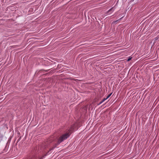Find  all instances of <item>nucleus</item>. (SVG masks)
Wrapping results in <instances>:
<instances>
[{
    "instance_id": "10",
    "label": "nucleus",
    "mask_w": 159,
    "mask_h": 159,
    "mask_svg": "<svg viewBox=\"0 0 159 159\" xmlns=\"http://www.w3.org/2000/svg\"><path fill=\"white\" fill-rule=\"evenodd\" d=\"M111 9H110L109 11H108V12H109L110 11H111Z\"/></svg>"
},
{
    "instance_id": "3",
    "label": "nucleus",
    "mask_w": 159,
    "mask_h": 159,
    "mask_svg": "<svg viewBox=\"0 0 159 159\" xmlns=\"http://www.w3.org/2000/svg\"><path fill=\"white\" fill-rule=\"evenodd\" d=\"M112 93H111L109 94L107 97V98H107V99H108L111 95Z\"/></svg>"
},
{
    "instance_id": "5",
    "label": "nucleus",
    "mask_w": 159,
    "mask_h": 159,
    "mask_svg": "<svg viewBox=\"0 0 159 159\" xmlns=\"http://www.w3.org/2000/svg\"><path fill=\"white\" fill-rule=\"evenodd\" d=\"M131 58H129L127 59V61H130L131 60Z\"/></svg>"
},
{
    "instance_id": "6",
    "label": "nucleus",
    "mask_w": 159,
    "mask_h": 159,
    "mask_svg": "<svg viewBox=\"0 0 159 159\" xmlns=\"http://www.w3.org/2000/svg\"><path fill=\"white\" fill-rule=\"evenodd\" d=\"M122 18H122H120L119 19V20H116V21H115L114 22H116L118 20H121V19Z\"/></svg>"
},
{
    "instance_id": "8",
    "label": "nucleus",
    "mask_w": 159,
    "mask_h": 159,
    "mask_svg": "<svg viewBox=\"0 0 159 159\" xmlns=\"http://www.w3.org/2000/svg\"><path fill=\"white\" fill-rule=\"evenodd\" d=\"M102 101H101L99 104H98V105H99L101 104H102Z\"/></svg>"
},
{
    "instance_id": "2",
    "label": "nucleus",
    "mask_w": 159,
    "mask_h": 159,
    "mask_svg": "<svg viewBox=\"0 0 159 159\" xmlns=\"http://www.w3.org/2000/svg\"><path fill=\"white\" fill-rule=\"evenodd\" d=\"M49 152V151L47 153L45 154L44 155H43L42 157H40L39 158V159H43L44 157L45 156H46L47 155L48 153Z\"/></svg>"
},
{
    "instance_id": "7",
    "label": "nucleus",
    "mask_w": 159,
    "mask_h": 159,
    "mask_svg": "<svg viewBox=\"0 0 159 159\" xmlns=\"http://www.w3.org/2000/svg\"><path fill=\"white\" fill-rule=\"evenodd\" d=\"M50 70V69H48V70H44V71H45V72H48L49 70Z\"/></svg>"
},
{
    "instance_id": "1",
    "label": "nucleus",
    "mask_w": 159,
    "mask_h": 159,
    "mask_svg": "<svg viewBox=\"0 0 159 159\" xmlns=\"http://www.w3.org/2000/svg\"><path fill=\"white\" fill-rule=\"evenodd\" d=\"M70 132H66L61 135L57 139V142L55 143L53 147L50 148L49 151L53 150L55 148L59 145L61 142L64 140L67 139L70 135Z\"/></svg>"
},
{
    "instance_id": "11",
    "label": "nucleus",
    "mask_w": 159,
    "mask_h": 159,
    "mask_svg": "<svg viewBox=\"0 0 159 159\" xmlns=\"http://www.w3.org/2000/svg\"><path fill=\"white\" fill-rule=\"evenodd\" d=\"M52 71H52V70H51V71H50V73H51V72H52Z\"/></svg>"
},
{
    "instance_id": "9",
    "label": "nucleus",
    "mask_w": 159,
    "mask_h": 159,
    "mask_svg": "<svg viewBox=\"0 0 159 159\" xmlns=\"http://www.w3.org/2000/svg\"><path fill=\"white\" fill-rule=\"evenodd\" d=\"M20 138H19V139H18V141H19V140H20Z\"/></svg>"
},
{
    "instance_id": "4",
    "label": "nucleus",
    "mask_w": 159,
    "mask_h": 159,
    "mask_svg": "<svg viewBox=\"0 0 159 159\" xmlns=\"http://www.w3.org/2000/svg\"><path fill=\"white\" fill-rule=\"evenodd\" d=\"M107 100V98H104V99H103L102 101H101L102 102H104L105 100Z\"/></svg>"
}]
</instances>
